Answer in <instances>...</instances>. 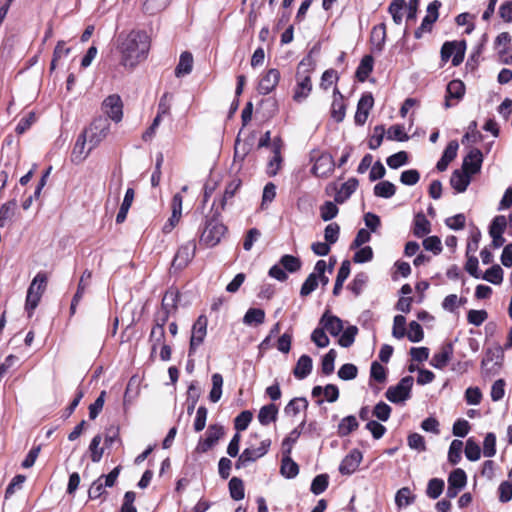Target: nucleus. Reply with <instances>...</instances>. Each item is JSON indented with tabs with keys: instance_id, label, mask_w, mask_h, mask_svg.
<instances>
[{
	"instance_id": "obj_1",
	"label": "nucleus",
	"mask_w": 512,
	"mask_h": 512,
	"mask_svg": "<svg viewBox=\"0 0 512 512\" xmlns=\"http://www.w3.org/2000/svg\"><path fill=\"white\" fill-rule=\"evenodd\" d=\"M116 49L120 53V64L126 69H134L144 61L150 49V38L145 31L121 32L116 39Z\"/></svg>"
},
{
	"instance_id": "obj_2",
	"label": "nucleus",
	"mask_w": 512,
	"mask_h": 512,
	"mask_svg": "<svg viewBox=\"0 0 512 512\" xmlns=\"http://www.w3.org/2000/svg\"><path fill=\"white\" fill-rule=\"evenodd\" d=\"M215 206L216 200L213 202L210 214L205 217L203 229L200 234L199 242L206 247L218 245L227 232V227L220 220L221 211L215 208Z\"/></svg>"
},
{
	"instance_id": "obj_3",
	"label": "nucleus",
	"mask_w": 512,
	"mask_h": 512,
	"mask_svg": "<svg viewBox=\"0 0 512 512\" xmlns=\"http://www.w3.org/2000/svg\"><path fill=\"white\" fill-rule=\"evenodd\" d=\"M110 121L105 116H98L82 132L87 135L89 151L96 148L109 134Z\"/></svg>"
},
{
	"instance_id": "obj_4",
	"label": "nucleus",
	"mask_w": 512,
	"mask_h": 512,
	"mask_svg": "<svg viewBox=\"0 0 512 512\" xmlns=\"http://www.w3.org/2000/svg\"><path fill=\"white\" fill-rule=\"evenodd\" d=\"M47 277L44 273L39 272L32 280L27 290L25 310L30 318L33 311L38 306L41 296L46 288Z\"/></svg>"
},
{
	"instance_id": "obj_5",
	"label": "nucleus",
	"mask_w": 512,
	"mask_h": 512,
	"mask_svg": "<svg viewBox=\"0 0 512 512\" xmlns=\"http://www.w3.org/2000/svg\"><path fill=\"white\" fill-rule=\"evenodd\" d=\"M413 383L414 379L412 376H405L396 385L390 386L386 390L385 397L388 401L395 404L404 402L411 397Z\"/></svg>"
},
{
	"instance_id": "obj_6",
	"label": "nucleus",
	"mask_w": 512,
	"mask_h": 512,
	"mask_svg": "<svg viewBox=\"0 0 512 512\" xmlns=\"http://www.w3.org/2000/svg\"><path fill=\"white\" fill-rule=\"evenodd\" d=\"M271 446V440L265 439L261 441L260 446L257 448L247 447L242 453L239 455L237 461L235 462V468L241 469L247 467L249 463L255 462L259 458L266 455Z\"/></svg>"
},
{
	"instance_id": "obj_7",
	"label": "nucleus",
	"mask_w": 512,
	"mask_h": 512,
	"mask_svg": "<svg viewBox=\"0 0 512 512\" xmlns=\"http://www.w3.org/2000/svg\"><path fill=\"white\" fill-rule=\"evenodd\" d=\"M466 42L462 41H446L441 47V60L447 62L452 57V65H460L465 56Z\"/></svg>"
},
{
	"instance_id": "obj_8",
	"label": "nucleus",
	"mask_w": 512,
	"mask_h": 512,
	"mask_svg": "<svg viewBox=\"0 0 512 512\" xmlns=\"http://www.w3.org/2000/svg\"><path fill=\"white\" fill-rule=\"evenodd\" d=\"M224 427L220 424H211L205 432V438H200L196 446V452L206 453L213 448L224 436Z\"/></svg>"
},
{
	"instance_id": "obj_9",
	"label": "nucleus",
	"mask_w": 512,
	"mask_h": 512,
	"mask_svg": "<svg viewBox=\"0 0 512 512\" xmlns=\"http://www.w3.org/2000/svg\"><path fill=\"white\" fill-rule=\"evenodd\" d=\"M208 319L205 315H200L192 326L191 338L189 344V356L196 352V349L203 343L207 334Z\"/></svg>"
},
{
	"instance_id": "obj_10",
	"label": "nucleus",
	"mask_w": 512,
	"mask_h": 512,
	"mask_svg": "<svg viewBox=\"0 0 512 512\" xmlns=\"http://www.w3.org/2000/svg\"><path fill=\"white\" fill-rule=\"evenodd\" d=\"M102 111L107 115V118L116 123L120 122L123 118V103L121 97L117 94L109 95L102 102Z\"/></svg>"
},
{
	"instance_id": "obj_11",
	"label": "nucleus",
	"mask_w": 512,
	"mask_h": 512,
	"mask_svg": "<svg viewBox=\"0 0 512 512\" xmlns=\"http://www.w3.org/2000/svg\"><path fill=\"white\" fill-rule=\"evenodd\" d=\"M358 185V179L355 177H351L346 182H344L340 188L337 187L336 183L329 184L326 188V191H328L329 189L334 190L336 192L334 196V201L337 204H343L357 190Z\"/></svg>"
},
{
	"instance_id": "obj_12",
	"label": "nucleus",
	"mask_w": 512,
	"mask_h": 512,
	"mask_svg": "<svg viewBox=\"0 0 512 512\" xmlns=\"http://www.w3.org/2000/svg\"><path fill=\"white\" fill-rule=\"evenodd\" d=\"M196 252V243L194 240H190L183 244L176 252L172 266L176 269H182L186 267L189 262L194 258Z\"/></svg>"
},
{
	"instance_id": "obj_13",
	"label": "nucleus",
	"mask_w": 512,
	"mask_h": 512,
	"mask_svg": "<svg viewBox=\"0 0 512 512\" xmlns=\"http://www.w3.org/2000/svg\"><path fill=\"white\" fill-rule=\"evenodd\" d=\"M335 168V162L331 154L322 153L314 162L311 169L313 175L326 178L332 174Z\"/></svg>"
},
{
	"instance_id": "obj_14",
	"label": "nucleus",
	"mask_w": 512,
	"mask_h": 512,
	"mask_svg": "<svg viewBox=\"0 0 512 512\" xmlns=\"http://www.w3.org/2000/svg\"><path fill=\"white\" fill-rule=\"evenodd\" d=\"M374 105V98L371 93L362 94L357 104V110L354 116L355 124L363 126L369 116V112Z\"/></svg>"
},
{
	"instance_id": "obj_15",
	"label": "nucleus",
	"mask_w": 512,
	"mask_h": 512,
	"mask_svg": "<svg viewBox=\"0 0 512 512\" xmlns=\"http://www.w3.org/2000/svg\"><path fill=\"white\" fill-rule=\"evenodd\" d=\"M483 163V154L478 148H471L464 157L462 169L471 175L480 172Z\"/></svg>"
},
{
	"instance_id": "obj_16",
	"label": "nucleus",
	"mask_w": 512,
	"mask_h": 512,
	"mask_svg": "<svg viewBox=\"0 0 512 512\" xmlns=\"http://www.w3.org/2000/svg\"><path fill=\"white\" fill-rule=\"evenodd\" d=\"M362 459L363 455L361 451H359L358 449H353L341 461L339 465V472L342 475L353 474L358 469Z\"/></svg>"
},
{
	"instance_id": "obj_17",
	"label": "nucleus",
	"mask_w": 512,
	"mask_h": 512,
	"mask_svg": "<svg viewBox=\"0 0 512 512\" xmlns=\"http://www.w3.org/2000/svg\"><path fill=\"white\" fill-rule=\"evenodd\" d=\"M280 80V72L278 69L271 68L267 70L263 75L258 84V91L262 95H267L272 92L278 85Z\"/></svg>"
},
{
	"instance_id": "obj_18",
	"label": "nucleus",
	"mask_w": 512,
	"mask_h": 512,
	"mask_svg": "<svg viewBox=\"0 0 512 512\" xmlns=\"http://www.w3.org/2000/svg\"><path fill=\"white\" fill-rule=\"evenodd\" d=\"M465 94V85L459 79H454L450 81L446 87V95H445V103L444 106L446 109L452 107L454 104L451 103L452 99L457 101L461 100Z\"/></svg>"
},
{
	"instance_id": "obj_19",
	"label": "nucleus",
	"mask_w": 512,
	"mask_h": 512,
	"mask_svg": "<svg viewBox=\"0 0 512 512\" xmlns=\"http://www.w3.org/2000/svg\"><path fill=\"white\" fill-rule=\"evenodd\" d=\"M453 355V344L451 342H447L443 344L440 350L434 353L432 359L430 360V365L436 369H444L449 361L451 360Z\"/></svg>"
},
{
	"instance_id": "obj_20",
	"label": "nucleus",
	"mask_w": 512,
	"mask_h": 512,
	"mask_svg": "<svg viewBox=\"0 0 512 512\" xmlns=\"http://www.w3.org/2000/svg\"><path fill=\"white\" fill-rule=\"evenodd\" d=\"M319 325L327 330L332 336L336 337L343 331V321L335 315L326 311L320 318Z\"/></svg>"
},
{
	"instance_id": "obj_21",
	"label": "nucleus",
	"mask_w": 512,
	"mask_h": 512,
	"mask_svg": "<svg viewBox=\"0 0 512 512\" xmlns=\"http://www.w3.org/2000/svg\"><path fill=\"white\" fill-rule=\"evenodd\" d=\"M297 78V85L294 90L293 99L296 102H302L304 99H306L311 90H312V83L310 75L308 74H301V76L296 77Z\"/></svg>"
},
{
	"instance_id": "obj_22",
	"label": "nucleus",
	"mask_w": 512,
	"mask_h": 512,
	"mask_svg": "<svg viewBox=\"0 0 512 512\" xmlns=\"http://www.w3.org/2000/svg\"><path fill=\"white\" fill-rule=\"evenodd\" d=\"M320 52V45L315 44L309 51V53L300 61L298 65V70L296 73V77L301 76V74H308L315 69L316 61L313 55H317Z\"/></svg>"
},
{
	"instance_id": "obj_23",
	"label": "nucleus",
	"mask_w": 512,
	"mask_h": 512,
	"mask_svg": "<svg viewBox=\"0 0 512 512\" xmlns=\"http://www.w3.org/2000/svg\"><path fill=\"white\" fill-rule=\"evenodd\" d=\"M334 99L331 105V117L337 122L340 123L344 120L346 114V105L344 102V97L338 90L335 88L333 91Z\"/></svg>"
},
{
	"instance_id": "obj_24",
	"label": "nucleus",
	"mask_w": 512,
	"mask_h": 512,
	"mask_svg": "<svg viewBox=\"0 0 512 512\" xmlns=\"http://www.w3.org/2000/svg\"><path fill=\"white\" fill-rule=\"evenodd\" d=\"M471 176V174L464 171L463 169L462 171L457 169L453 171L451 175L450 184L456 190V192L463 193L466 191L471 182Z\"/></svg>"
},
{
	"instance_id": "obj_25",
	"label": "nucleus",
	"mask_w": 512,
	"mask_h": 512,
	"mask_svg": "<svg viewBox=\"0 0 512 512\" xmlns=\"http://www.w3.org/2000/svg\"><path fill=\"white\" fill-rule=\"evenodd\" d=\"M312 367V358L309 355L304 354L298 359L293 369V375L295 378L303 380L311 373Z\"/></svg>"
},
{
	"instance_id": "obj_26",
	"label": "nucleus",
	"mask_w": 512,
	"mask_h": 512,
	"mask_svg": "<svg viewBox=\"0 0 512 512\" xmlns=\"http://www.w3.org/2000/svg\"><path fill=\"white\" fill-rule=\"evenodd\" d=\"M280 473L287 479H293L298 475L299 466L291 458V454H282Z\"/></svg>"
},
{
	"instance_id": "obj_27",
	"label": "nucleus",
	"mask_w": 512,
	"mask_h": 512,
	"mask_svg": "<svg viewBox=\"0 0 512 512\" xmlns=\"http://www.w3.org/2000/svg\"><path fill=\"white\" fill-rule=\"evenodd\" d=\"M413 224V234L418 238L424 237L431 231V223L423 212H418L415 215Z\"/></svg>"
},
{
	"instance_id": "obj_28",
	"label": "nucleus",
	"mask_w": 512,
	"mask_h": 512,
	"mask_svg": "<svg viewBox=\"0 0 512 512\" xmlns=\"http://www.w3.org/2000/svg\"><path fill=\"white\" fill-rule=\"evenodd\" d=\"M17 209V201L10 200L0 207V228L10 225Z\"/></svg>"
},
{
	"instance_id": "obj_29",
	"label": "nucleus",
	"mask_w": 512,
	"mask_h": 512,
	"mask_svg": "<svg viewBox=\"0 0 512 512\" xmlns=\"http://www.w3.org/2000/svg\"><path fill=\"white\" fill-rule=\"evenodd\" d=\"M350 271H351L350 261L349 260H344L341 263V266H340V268H339V270L337 272L334 288H333V291H332L334 296L340 295L341 290L343 288V284H344V282L346 281V279L350 275Z\"/></svg>"
},
{
	"instance_id": "obj_30",
	"label": "nucleus",
	"mask_w": 512,
	"mask_h": 512,
	"mask_svg": "<svg viewBox=\"0 0 512 512\" xmlns=\"http://www.w3.org/2000/svg\"><path fill=\"white\" fill-rule=\"evenodd\" d=\"M386 40V25L380 23L373 27L371 32V43L374 46V50L381 52L383 50Z\"/></svg>"
},
{
	"instance_id": "obj_31",
	"label": "nucleus",
	"mask_w": 512,
	"mask_h": 512,
	"mask_svg": "<svg viewBox=\"0 0 512 512\" xmlns=\"http://www.w3.org/2000/svg\"><path fill=\"white\" fill-rule=\"evenodd\" d=\"M278 416V407L275 404H268L261 407L258 413V421L261 425L267 426L275 422Z\"/></svg>"
},
{
	"instance_id": "obj_32",
	"label": "nucleus",
	"mask_w": 512,
	"mask_h": 512,
	"mask_svg": "<svg viewBox=\"0 0 512 512\" xmlns=\"http://www.w3.org/2000/svg\"><path fill=\"white\" fill-rule=\"evenodd\" d=\"M193 68V56L190 52L185 51L180 55L179 63L175 68V75L182 77L191 73Z\"/></svg>"
},
{
	"instance_id": "obj_33",
	"label": "nucleus",
	"mask_w": 512,
	"mask_h": 512,
	"mask_svg": "<svg viewBox=\"0 0 512 512\" xmlns=\"http://www.w3.org/2000/svg\"><path fill=\"white\" fill-rule=\"evenodd\" d=\"M134 194H135V192H134L133 188H128L126 190L123 202H122L120 209L116 216V223L121 224L126 220L128 211H129V209L132 205L133 199H134Z\"/></svg>"
},
{
	"instance_id": "obj_34",
	"label": "nucleus",
	"mask_w": 512,
	"mask_h": 512,
	"mask_svg": "<svg viewBox=\"0 0 512 512\" xmlns=\"http://www.w3.org/2000/svg\"><path fill=\"white\" fill-rule=\"evenodd\" d=\"M172 0H143L142 10L145 14L155 15L166 9Z\"/></svg>"
},
{
	"instance_id": "obj_35",
	"label": "nucleus",
	"mask_w": 512,
	"mask_h": 512,
	"mask_svg": "<svg viewBox=\"0 0 512 512\" xmlns=\"http://www.w3.org/2000/svg\"><path fill=\"white\" fill-rule=\"evenodd\" d=\"M264 321L265 311L261 308H249L243 317V323L247 326L260 325Z\"/></svg>"
},
{
	"instance_id": "obj_36",
	"label": "nucleus",
	"mask_w": 512,
	"mask_h": 512,
	"mask_svg": "<svg viewBox=\"0 0 512 512\" xmlns=\"http://www.w3.org/2000/svg\"><path fill=\"white\" fill-rule=\"evenodd\" d=\"M373 57L371 55H365L361 61L359 66L356 69V77L360 82L366 81L369 74L373 70Z\"/></svg>"
},
{
	"instance_id": "obj_37",
	"label": "nucleus",
	"mask_w": 512,
	"mask_h": 512,
	"mask_svg": "<svg viewBox=\"0 0 512 512\" xmlns=\"http://www.w3.org/2000/svg\"><path fill=\"white\" fill-rule=\"evenodd\" d=\"M241 186V180L235 179L229 182L225 188L223 196L219 199V203L216 204L215 208H218L220 211L225 209L228 199H231L239 187Z\"/></svg>"
},
{
	"instance_id": "obj_38",
	"label": "nucleus",
	"mask_w": 512,
	"mask_h": 512,
	"mask_svg": "<svg viewBox=\"0 0 512 512\" xmlns=\"http://www.w3.org/2000/svg\"><path fill=\"white\" fill-rule=\"evenodd\" d=\"M359 427V423L354 415L344 417L338 424V435L346 437Z\"/></svg>"
},
{
	"instance_id": "obj_39",
	"label": "nucleus",
	"mask_w": 512,
	"mask_h": 512,
	"mask_svg": "<svg viewBox=\"0 0 512 512\" xmlns=\"http://www.w3.org/2000/svg\"><path fill=\"white\" fill-rule=\"evenodd\" d=\"M279 264L282 266L285 272L289 273H295L299 271L302 266L300 258L290 254H285L281 256Z\"/></svg>"
},
{
	"instance_id": "obj_40",
	"label": "nucleus",
	"mask_w": 512,
	"mask_h": 512,
	"mask_svg": "<svg viewBox=\"0 0 512 512\" xmlns=\"http://www.w3.org/2000/svg\"><path fill=\"white\" fill-rule=\"evenodd\" d=\"M374 195L377 197L389 199L396 193L395 185L390 181H381L374 186Z\"/></svg>"
},
{
	"instance_id": "obj_41",
	"label": "nucleus",
	"mask_w": 512,
	"mask_h": 512,
	"mask_svg": "<svg viewBox=\"0 0 512 512\" xmlns=\"http://www.w3.org/2000/svg\"><path fill=\"white\" fill-rule=\"evenodd\" d=\"M369 277L365 272H359L354 276L352 282L348 285V289L355 295L359 296L365 289Z\"/></svg>"
},
{
	"instance_id": "obj_42",
	"label": "nucleus",
	"mask_w": 512,
	"mask_h": 512,
	"mask_svg": "<svg viewBox=\"0 0 512 512\" xmlns=\"http://www.w3.org/2000/svg\"><path fill=\"white\" fill-rule=\"evenodd\" d=\"M211 381L212 388L209 393V400L212 403H216L222 396L223 377L220 373H214L211 377Z\"/></svg>"
},
{
	"instance_id": "obj_43",
	"label": "nucleus",
	"mask_w": 512,
	"mask_h": 512,
	"mask_svg": "<svg viewBox=\"0 0 512 512\" xmlns=\"http://www.w3.org/2000/svg\"><path fill=\"white\" fill-rule=\"evenodd\" d=\"M230 496L235 501H240L245 497L244 483L238 477H232L229 481Z\"/></svg>"
},
{
	"instance_id": "obj_44",
	"label": "nucleus",
	"mask_w": 512,
	"mask_h": 512,
	"mask_svg": "<svg viewBox=\"0 0 512 512\" xmlns=\"http://www.w3.org/2000/svg\"><path fill=\"white\" fill-rule=\"evenodd\" d=\"M86 143H88L87 135L82 132L78 136V138L75 142L73 151H72V155H73L74 159H77L78 161H82L88 156V154L91 151H89V149L86 152L84 151Z\"/></svg>"
},
{
	"instance_id": "obj_45",
	"label": "nucleus",
	"mask_w": 512,
	"mask_h": 512,
	"mask_svg": "<svg viewBox=\"0 0 512 512\" xmlns=\"http://www.w3.org/2000/svg\"><path fill=\"white\" fill-rule=\"evenodd\" d=\"M480 278L494 285H499L503 281V269L498 264H495L488 268Z\"/></svg>"
},
{
	"instance_id": "obj_46",
	"label": "nucleus",
	"mask_w": 512,
	"mask_h": 512,
	"mask_svg": "<svg viewBox=\"0 0 512 512\" xmlns=\"http://www.w3.org/2000/svg\"><path fill=\"white\" fill-rule=\"evenodd\" d=\"M164 338L165 329L160 327V325H154L149 336V341L151 343V357H153L156 352L158 345L163 344Z\"/></svg>"
},
{
	"instance_id": "obj_47",
	"label": "nucleus",
	"mask_w": 512,
	"mask_h": 512,
	"mask_svg": "<svg viewBox=\"0 0 512 512\" xmlns=\"http://www.w3.org/2000/svg\"><path fill=\"white\" fill-rule=\"evenodd\" d=\"M445 483L441 478H432L428 481L426 495L431 499H437L444 490Z\"/></svg>"
},
{
	"instance_id": "obj_48",
	"label": "nucleus",
	"mask_w": 512,
	"mask_h": 512,
	"mask_svg": "<svg viewBox=\"0 0 512 512\" xmlns=\"http://www.w3.org/2000/svg\"><path fill=\"white\" fill-rule=\"evenodd\" d=\"M447 481L450 486L463 489L467 484V475L463 469L456 468L450 472Z\"/></svg>"
},
{
	"instance_id": "obj_49",
	"label": "nucleus",
	"mask_w": 512,
	"mask_h": 512,
	"mask_svg": "<svg viewBox=\"0 0 512 512\" xmlns=\"http://www.w3.org/2000/svg\"><path fill=\"white\" fill-rule=\"evenodd\" d=\"M504 357L503 348L499 345L486 349L485 356L482 359L481 366L484 368L488 363L496 360V364L502 361Z\"/></svg>"
},
{
	"instance_id": "obj_50",
	"label": "nucleus",
	"mask_w": 512,
	"mask_h": 512,
	"mask_svg": "<svg viewBox=\"0 0 512 512\" xmlns=\"http://www.w3.org/2000/svg\"><path fill=\"white\" fill-rule=\"evenodd\" d=\"M200 397V390L194 382H192L187 390V414L192 415L195 410L196 404Z\"/></svg>"
},
{
	"instance_id": "obj_51",
	"label": "nucleus",
	"mask_w": 512,
	"mask_h": 512,
	"mask_svg": "<svg viewBox=\"0 0 512 512\" xmlns=\"http://www.w3.org/2000/svg\"><path fill=\"white\" fill-rule=\"evenodd\" d=\"M319 210H320V217L325 222L334 219L339 213V209H338L337 203L335 201L334 202L325 201L320 206Z\"/></svg>"
},
{
	"instance_id": "obj_52",
	"label": "nucleus",
	"mask_w": 512,
	"mask_h": 512,
	"mask_svg": "<svg viewBox=\"0 0 512 512\" xmlns=\"http://www.w3.org/2000/svg\"><path fill=\"white\" fill-rule=\"evenodd\" d=\"M337 352L334 349H330L322 358L321 371L324 375H330L334 372L335 359Z\"/></svg>"
},
{
	"instance_id": "obj_53",
	"label": "nucleus",
	"mask_w": 512,
	"mask_h": 512,
	"mask_svg": "<svg viewBox=\"0 0 512 512\" xmlns=\"http://www.w3.org/2000/svg\"><path fill=\"white\" fill-rule=\"evenodd\" d=\"M408 162L409 155L406 151H399L395 154L390 155L386 159V163L391 169H398L401 166L408 164Z\"/></svg>"
},
{
	"instance_id": "obj_54",
	"label": "nucleus",
	"mask_w": 512,
	"mask_h": 512,
	"mask_svg": "<svg viewBox=\"0 0 512 512\" xmlns=\"http://www.w3.org/2000/svg\"><path fill=\"white\" fill-rule=\"evenodd\" d=\"M357 333L358 328L356 326H348L345 330L342 331V334L338 340V344L344 348L350 347L354 343Z\"/></svg>"
},
{
	"instance_id": "obj_55",
	"label": "nucleus",
	"mask_w": 512,
	"mask_h": 512,
	"mask_svg": "<svg viewBox=\"0 0 512 512\" xmlns=\"http://www.w3.org/2000/svg\"><path fill=\"white\" fill-rule=\"evenodd\" d=\"M463 449V442L461 440H453L448 450V461L452 465H457L461 460V453Z\"/></svg>"
},
{
	"instance_id": "obj_56",
	"label": "nucleus",
	"mask_w": 512,
	"mask_h": 512,
	"mask_svg": "<svg viewBox=\"0 0 512 512\" xmlns=\"http://www.w3.org/2000/svg\"><path fill=\"white\" fill-rule=\"evenodd\" d=\"M406 7L405 0H393L388 8L395 24L399 25L402 22V10Z\"/></svg>"
},
{
	"instance_id": "obj_57",
	"label": "nucleus",
	"mask_w": 512,
	"mask_h": 512,
	"mask_svg": "<svg viewBox=\"0 0 512 512\" xmlns=\"http://www.w3.org/2000/svg\"><path fill=\"white\" fill-rule=\"evenodd\" d=\"M329 485V476L327 474L317 475L311 483L310 490L315 495L322 494Z\"/></svg>"
},
{
	"instance_id": "obj_58",
	"label": "nucleus",
	"mask_w": 512,
	"mask_h": 512,
	"mask_svg": "<svg viewBox=\"0 0 512 512\" xmlns=\"http://www.w3.org/2000/svg\"><path fill=\"white\" fill-rule=\"evenodd\" d=\"M464 453L469 461L474 462L480 459L481 449L478 443L474 440V438L471 437L466 441Z\"/></svg>"
},
{
	"instance_id": "obj_59",
	"label": "nucleus",
	"mask_w": 512,
	"mask_h": 512,
	"mask_svg": "<svg viewBox=\"0 0 512 512\" xmlns=\"http://www.w3.org/2000/svg\"><path fill=\"white\" fill-rule=\"evenodd\" d=\"M253 414L249 410H244L239 413L234 419V428L239 433L240 431H244L248 428L250 422L252 421Z\"/></svg>"
},
{
	"instance_id": "obj_60",
	"label": "nucleus",
	"mask_w": 512,
	"mask_h": 512,
	"mask_svg": "<svg viewBox=\"0 0 512 512\" xmlns=\"http://www.w3.org/2000/svg\"><path fill=\"white\" fill-rule=\"evenodd\" d=\"M107 486L103 483V477H98L94 480L88 490V497L90 500H95L106 494Z\"/></svg>"
},
{
	"instance_id": "obj_61",
	"label": "nucleus",
	"mask_w": 512,
	"mask_h": 512,
	"mask_svg": "<svg viewBox=\"0 0 512 512\" xmlns=\"http://www.w3.org/2000/svg\"><path fill=\"white\" fill-rule=\"evenodd\" d=\"M101 440H102V438L99 434L95 435L92 438L90 445H89L90 457H91L92 462H94V463L99 462L104 453V449L99 447Z\"/></svg>"
},
{
	"instance_id": "obj_62",
	"label": "nucleus",
	"mask_w": 512,
	"mask_h": 512,
	"mask_svg": "<svg viewBox=\"0 0 512 512\" xmlns=\"http://www.w3.org/2000/svg\"><path fill=\"white\" fill-rule=\"evenodd\" d=\"M409 341L413 343L421 342L424 338V331L422 326L417 321H411L409 323V331L406 333Z\"/></svg>"
},
{
	"instance_id": "obj_63",
	"label": "nucleus",
	"mask_w": 512,
	"mask_h": 512,
	"mask_svg": "<svg viewBox=\"0 0 512 512\" xmlns=\"http://www.w3.org/2000/svg\"><path fill=\"white\" fill-rule=\"evenodd\" d=\"M317 287L318 276L316 273H310L301 286L300 295L302 297H306L316 290Z\"/></svg>"
},
{
	"instance_id": "obj_64",
	"label": "nucleus",
	"mask_w": 512,
	"mask_h": 512,
	"mask_svg": "<svg viewBox=\"0 0 512 512\" xmlns=\"http://www.w3.org/2000/svg\"><path fill=\"white\" fill-rule=\"evenodd\" d=\"M338 377L344 381L353 380L358 375V368L352 363L343 364L338 370Z\"/></svg>"
}]
</instances>
